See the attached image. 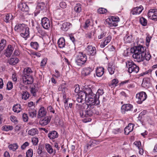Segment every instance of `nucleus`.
<instances>
[{"instance_id":"obj_44","label":"nucleus","mask_w":157,"mask_h":157,"mask_svg":"<svg viewBox=\"0 0 157 157\" xmlns=\"http://www.w3.org/2000/svg\"><path fill=\"white\" fill-rule=\"evenodd\" d=\"M107 10L103 8H100L98 10V12L99 14H104L107 13Z\"/></svg>"},{"instance_id":"obj_41","label":"nucleus","mask_w":157,"mask_h":157,"mask_svg":"<svg viewBox=\"0 0 157 157\" xmlns=\"http://www.w3.org/2000/svg\"><path fill=\"white\" fill-rule=\"evenodd\" d=\"M30 94L26 91H23L22 93V98L25 100H26L29 97Z\"/></svg>"},{"instance_id":"obj_15","label":"nucleus","mask_w":157,"mask_h":157,"mask_svg":"<svg viewBox=\"0 0 157 157\" xmlns=\"http://www.w3.org/2000/svg\"><path fill=\"white\" fill-rule=\"evenodd\" d=\"M115 69V65L113 63H109L108 64L107 70L109 74L111 75H113Z\"/></svg>"},{"instance_id":"obj_4","label":"nucleus","mask_w":157,"mask_h":157,"mask_svg":"<svg viewBox=\"0 0 157 157\" xmlns=\"http://www.w3.org/2000/svg\"><path fill=\"white\" fill-rule=\"evenodd\" d=\"M126 66L128 68V71L129 73H136L139 71V67L132 61L129 60L126 62Z\"/></svg>"},{"instance_id":"obj_11","label":"nucleus","mask_w":157,"mask_h":157,"mask_svg":"<svg viewBox=\"0 0 157 157\" xmlns=\"http://www.w3.org/2000/svg\"><path fill=\"white\" fill-rule=\"evenodd\" d=\"M51 118L49 116H46L41 118L39 121V124L42 126H45L50 121Z\"/></svg>"},{"instance_id":"obj_48","label":"nucleus","mask_w":157,"mask_h":157,"mask_svg":"<svg viewBox=\"0 0 157 157\" xmlns=\"http://www.w3.org/2000/svg\"><path fill=\"white\" fill-rule=\"evenodd\" d=\"M104 93V92L102 89H99L97 92L96 94L98 95V99L100 98V96H102V94Z\"/></svg>"},{"instance_id":"obj_28","label":"nucleus","mask_w":157,"mask_h":157,"mask_svg":"<svg viewBox=\"0 0 157 157\" xmlns=\"http://www.w3.org/2000/svg\"><path fill=\"white\" fill-rule=\"evenodd\" d=\"M132 36L127 32L124 38V40L126 43H129L132 40Z\"/></svg>"},{"instance_id":"obj_5","label":"nucleus","mask_w":157,"mask_h":157,"mask_svg":"<svg viewBox=\"0 0 157 157\" xmlns=\"http://www.w3.org/2000/svg\"><path fill=\"white\" fill-rule=\"evenodd\" d=\"M87 60V56L82 52H79L77 56L75 59L76 64L79 66L84 65Z\"/></svg>"},{"instance_id":"obj_54","label":"nucleus","mask_w":157,"mask_h":157,"mask_svg":"<svg viewBox=\"0 0 157 157\" xmlns=\"http://www.w3.org/2000/svg\"><path fill=\"white\" fill-rule=\"evenodd\" d=\"M13 86V83L11 82H9L7 84V89L8 90H11Z\"/></svg>"},{"instance_id":"obj_36","label":"nucleus","mask_w":157,"mask_h":157,"mask_svg":"<svg viewBox=\"0 0 157 157\" xmlns=\"http://www.w3.org/2000/svg\"><path fill=\"white\" fill-rule=\"evenodd\" d=\"M75 11L77 13H80L82 11V5L79 3H77L74 7Z\"/></svg>"},{"instance_id":"obj_56","label":"nucleus","mask_w":157,"mask_h":157,"mask_svg":"<svg viewBox=\"0 0 157 157\" xmlns=\"http://www.w3.org/2000/svg\"><path fill=\"white\" fill-rule=\"evenodd\" d=\"M90 21L89 19L87 20L85 23L84 28L85 29H86L90 25Z\"/></svg>"},{"instance_id":"obj_50","label":"nucleus","mask_w":157,"mask_h":157,"mask_svg":"<svg viewBox=\"0 0 157 157\" xmlns=\"http://www.w3.org/2000/svg\"><path fill=\"white\" fill-rule=\"evenodd\" d=\"M37 91V89L35 88L31 87V88L30 92L33 95L35 96L36 95V92Z\"/></svg>"},{"instance_id":"obj_14","label":"nucleus","mask_w":157,"mask_h":157,"mask_svg":"<svg viewBox=\"0 0 157 157\" xmlns=\"http://www.w3.org/2000/svg\"><path fill=\"white\" fill-rule=\"evenodd\" d=\"M13 50V47L11 45H9L6 50L4 53L5 56L7 57H10L12 53Z\"/></svg>"},{"instance_id":"obj_63","label":"nucleus","mask_w":157,"mask_h":157,"mask_svg":"<svg viewBox=\"0 0 157 157\" xmlns=\"http://www.w3.org/2000/svg\"><path fill=\"white\" fill-rule=\"evenodd\" d=\"M59 6L61 8H65L67 7V4L65 2H60Z\"/></svg>"},{"instance_id":"obj_6","label":"nucleus","mask_w":157,"mask_h":157,"mask_svg":"<svg viewBox=\"0 0 157 157\" xmlns=\"http://www.w3.org/2000/svg\"><path fill=\"white\" fill-rule=\"evenodd\" d=\"M147 98L146 93L144 91H141L137 93L136 95V102L139 104H141Z\"/></svg>"},{"instance_id":"obj_12","label":"nucleus","mask_w":157,"mask_h":157,"mask_svg":"<svg viewBox=\"0 0 157 157\" xmlns=\"http://www.w3.org/2000/svg\"><path fill=\"white\" fill-rule=\"evenodd\" d=\"M41 23L42 27L45 29H48L50 26V21L47 17H44L42 19Z\"/></svg>"},{"instance_id":"obj_17","label":"nucleus","mask_w":157,"mask_h":157,"mask_svg":"<svg viewBox=\"0 0 157 157\" xmlns=\"http://www.w3.org/2000/svg\"><path fill=\"white\" fill-rule=\"evenodd\" d=\"M93 70V68L91 67H85L83 68L82 71V74L83 75L86 76L89 75Z\"/></svg>"},{"instance_id":"obj_57","label":"nucleus","mask_w":157,"mask_h":157,"mask_svg":"<svg viewBox=\"0 0 157 157\" xmlns=\"http://www.w3.org/2000/svg\"><path fill=\"white\" fill-rule=\"evenodd\" d=\"M151 38V37L149 35H147L146 38V45L147 46H148L149 44L150 40Z\"/></svg>"},{"instance_id":"obj_42","label":"nucleus","mask_w":157,"mask_h":157,"mask_svg":"<svg viewBox=\"0 0 157 157\" xmlns=\"http://www.w3.org/2000/svg\"><path fill=\"white\" fill-rule=\"evenodd\" d=\"M30 46L34 49L37 50L39 47V44L36 42H31L30 43Z\"/></svg>"},{"instance_id":"obj_52","label":"nucleus","mask_w":157,"mask_h":157,"mask_svg":"<svg viewBox=\"0 0 157 157\" xmlns=\"http://www.w3.org/2000/svg\"><path fill=\"white\" fill-rule=\"evenodd\" d=\"M118 82V80L117 78L114 79L111 81V85L116 86Z\"/></svg>"},{"instance_id":"obj_60","label":"nucleus","mask_w":157,"mask_h":157,"mask_svg":"<svg viewBox=\"0 0 157 157\" xmlns=\"http://www.w3.org/2000/svg\"><path fill=\"white\" fill-rule=\"evenodd\" d=\"M29 145V143L28 142H26L24 143L21 146V148L22 149H24Z\"/></svg>"},{"instance_id":"obj_23","label":"nucleus","mask_w":157,"mask_h":157,"mask_svg":"<svg viewBox=\"0 0 157 157\" xmlns=\"http://www.w3.org/2000/svg\"><path fill=\"white\" fill-rule=\"evenodd\" d=\"M96 72L97 76L101 77L104 73V68L102 67H98L96 70Z\"/></svg>"},{"instance_id":"obj_46","label":"nucleus","mask_w":157,"mask_h":157,"mask_svg":"<svg viewBox=\"0 0 157 157\" xmlns=\"http://www.w3.org/2000/svg\"><path fill=\"white\" fill-rule=\"evenodd\" d=\"M3 130L6 131L11 130L13 129V127L11 125H5L3 126Z\"/></svg>"},{"instance_id":"obj_32","label":"nucleus","mask_w":157,"mask_h":157,"mask_svg":"<svg viewBox=\"0 0 157 157\" xmlns=\"http://www.w3.org/2000/svg\"><path fill=\"white\" fill-rule=\"evenodd\" d=\"M19 61V59L16 57L11 58L9 59L8 62L10 64L14 65L17 64Z\"/></svg>"},{"instance_id":"obj_31","label":"nucleus","mask_w":157,"mask_h":157,"mask_svg":"<svg viewBox=\"0 0 157 157\" xmlns=\"http://www.w3.org/2000/svg\"><path fill=\"white\" fill-rule=\"evenodd\" d=\"M29 29L27 28L26 30H23L22 32L20 33V36L25 38H26L29 36Z\"/></svg>"},{"instance_id":"obj_8","label":"nucleus","mask_w":157,"mask_h":157,"mask_svg":"<svg viewBox=\"0 0 157 157\" xmlns=\"http://www.w3.org/2000/svg\"><path fill=\"white\" fill-rule=\"evenodd\" d=\"M87 54L90 56H94L96 54V50L95 47L89 45L86 48Z\"/></svg>"},{"instance_id":"obj_39","label":"nucleus","mask_w":157,"mask_h":157,"mask_svg":"<svg viewBox=\"0 0 157 157\" xmlns=\"http://www.w3.org/2000/svg\"><path fill=\"white\" fill-rule=\"evenodd\" d=\"M28 134L31 136H34L38 134V131L36 128H32L28 131Z\"/></svg>"},{"instance_id":"obj_30","label":"nucleus","mask_w":157,"mask_h":157,"mask_svg":"<svg viewBox=\"0 0 157 157\" xmlns=\"http://www.w3.org/2000/svg\"><path fill=\"white\" fill-rule=\"evenodd\" d=\"M21 105L19 104H17L13 106V110L14 112L19 113L21 111Z\"/></svg>"},{"instance_id":"obj_43","label":"nucleus","mask_w":157,"mask_h":157,"mask_svg":"<svg viewBox=\"0 0 157 157\" xmlns=\"http://www.w3.org/2000/svg\"><path fill=\"white\" fill-rule=\"evenodd\" d=\"M140 22L143 26H145L147 25V21L146 19L143 17H141L140 18Z\"/></svg>"},{"instance_id":"obj_24","label":"nucleus","mask_w":157,"mask_h":157,"mask_svg":"<svg viewBox=\"0 0 157 157\" xmlns=\"http://www.w3.org/2000/svg\"><path fill=\"white\" fill-rule=\"evenodd\" d=\"M58 136V133L55 131L50 132L48 134V136L50 139H54L57 138Z\"/></svg>"},{"instance_id":"obj_2","label":"nucleus","mask_w":157,"mask_h":157,"mask_svg":"<svg viewBox=\"0 0 157 157\" xmlns=\"http://www.w3.org/2000/svg\"><path fill=\"white\" fill-rule=\"evenodd\" d=\"M92 92L91 89L90 87H84L82 91H80L78 94V96L77 97L76 101L79 103H81L85 101L87 99V97L89 95L91 94Z\"/></svg>"},{"instance_id":"obj_40","label":"nucleus","mask_w":157,"mask_h":157,"mask_svg":"<svg viewBox=\"0 0 157 157\" xmlns=\"http://www.w3.org/2000/svg\"><path fill=\"white\" fill-rule=\"evenodd\" d=\"M13 19V16L10 13L7 14L5 18V21L7 23L8 22L12 20Z\"/></svg>"},{"instance_id":"obj_25","label":"nucleus","mask_w":157,"mask_h":157,"mask_svg":"<svg viewBox=\"0 0 157 157\" xmlns=\"http://www.w3.org/2000/svg\"><path fill=\"white\" fill-rule=\"evenodd\" d=\"M27 111L30 117L33 118L36 116V111L34 108H29Z\"/></svg>"},{"instance_id":"obj_3","label":"nucleus","mask_w":157,"mask_h":157,"mask_svg":"<svg viewBox=\"0 0 157 157\" xmlns=\"http://www.w3.org/2000/svg\"><path fill=\"white\" fill-rule=\"evenodd\" d=\"M86 102L87 105L91 108L94 109L95 105H98L100 104V101L97 97V94L94 93H92L91 94L89 95V96L87 97V99L85 100Z\"/></svg>"},{"instance_id":"obj_62","label":"nucleus","mask_w":157,"mask_h":157,"mask_svg":"<svg viewBox=\"0 0 157 157\" xmlns=\"http://www.w3.org/2000/svg\"><path fill=\"white\" fill-rule=\"evenodd\" d=\"M23 120L25 122H27L28 121V117L27 115L25 113L23 114L22 116Z\"/></svg>"},{"instance_id":"obj_64","label":"nucleus","mask_w":157,"mask_h":157,"mask_svg":"<svg viewBox=\"0 0 157 157\" xmlns=\"http://www.w3.org/2000/svg\"><path fill=\"white\" fill-rule=\"evenodd\" d=\"M42 148L43 147L42 145H39L37 149V152L38 154L40 155L42 153Z\"/></svg>"},{"instance_id":"obj_33","label":"nucleus","mask_w":157,"mask_h":157,"mask_svg":"<svg viewBox=\"0 0 157 157\" xmlns=\"http://www.w3.org/2000/svg\"><path fill=\"white\" fill-rule=\"evenodd\" d=\"M106 21L110 27H115L118 25L117 23L112 20L109 18L106 19Z\"/></svg>"},{"instance_id":"obj_29","label":"nucleus","mask_w":157,"mask_h":157,"mask_svg":"<svg viewBox=\"0 0 157 157\" xmlns=\"http://www.w3.org/2000/svg\"><path fill=\"white\" fill-rule=\"evenodd\" d=\"M45 148L47 152L50 154H52L53 152H54V153H56V150H53L52 146L49 144H45Z\"/></svg>"},{"instance_id":"obj_55","label":"nucleus","mask_w":157,"mask_h":157,"mask_svg":"<svg viewBox=\"0 0 157 157\" xmlns=\"http://www.w3.org/2000/svg\"><path fill=\"white\" fill-rule=\"evenodd\" d=\"M134 126V125L132 123H129L128 124V126L126 127L127 128L129 129V132H132L133 130Z\"/></svg>"},{"instance_id":"obj_16","label":"nucleus","mask_w":157,"mask_h":157,"mask_svg":"<svg viewBox=\"0 0 157 157\" xmlns=\"http://www.w3.org/2000/svg\"><path fill=\"white\" fill-rule=\"evenodd\" d=\"M58 90L59 91H62L63 97L66 96V94L67 89L65 82L62 83L59 87Z\"/></svg>"},{"instance_id":"obj_9","label":"nucleus","mask_w":157,"mask_h":157,"mask_svg":"<svg viewBox=\"0 0 157 157\" xmlns=\"http://www.w3.org/2000/svg\"><path fill=\"white\" fill-rule=\"evenodd\" d=\"M149 18L152 20H157V9H151L149 10L148 13Z\"/></svg>"},{"instance_id":"obj_21","label":"nucleus","mask_w":157,"mask_h":157,"mask_svg":"<svg viewBox=\"0 0 157 157\" xmlns=\"http://www.w3.org/2000/svg\"><path fill=\"white\" fill-rule=\"evenodd\" d=\"M112 37L110 35L107 36L104 40L103 42L101 43L100 44V47L101 48H104L106 45L111 40Z\"/></svg>"},{"instance_id":"obj_53","label":"nucleus","mask_w":157,"mask_h":157,"mask_svg":"<svg viewBox=\"0 0 157 157\" xmlns=\"http://www.w3.org/2000/svg\"><path fill=\"white\" fill-rule=\"evenodd\" d=\"M106 33L105 31L102 32L98 36L99 39H101L104 37L106 35Z\"/></svg>"},{"instance_id":"obj_20","label":"nucleus","mask_w":157,"mask_h":157,"mask_svg":"<svg viewBox=\"0 0 157 157\" xmlns=\"http://www.w3.org/2000/svg\"><path fill=\"white\" fill-rule=\"evenodd\" d=\"M71 26L72 24L70 23L65 22L62 24L61 28L62 30L67 31Z\"/></svg>"},{"instance_id":"obj_61","label":"nucleus","mask_w":157,"mask_h":157,"mask_svg":"<svg viewBox=\"0 0 157 157\" xmlns=\"http://www.w3.org/2000/svg\"><path fill=\"white\" fill-rule=\"evenodd\" d=\"M47 61V59H44L42 60L40 63V66L41 67L44 66L46 63Z\"/></svg>"},{"instance_id":"obj_26","label":"nucleus","mask_w":157,"mask_h":157,"mask_svg":"<svg viewBox=\"0 0 157 157\" xmlns=\"http://www.w3.org/2000/svg\"><path fill=\"white\" fill-rule=\"evenodd\" d=\"M87 108L85 110V113H86V115H87V117H88L90 116L93 114L94 113L93 112L94 109H92L89 105H87Z\"/></svg>"},{"instance_id":"obj_37","label":"nucleus","mask_w":157,"mask_h":157,"mask_svg":"<svg viewBox=\"0 0 157 157\" xmlns=\"http://www.w3.org/2000/svg\"><path fill=\"white\" fill-rule=\"evenodd\" d=\"M18 146L17 143L12 144L8 146V147L10 150L13 151H15L18 148Z\"/></svg>"},{"instance_id":"obj_1","label":"nucleus","mask_w":157,"mask_h":157,"mask_svg":"<svg viewBox=\"0 0 157 157\" xmlns=\"http://www.w3.org/2000/svg\"><path fill=\"white\" fill-rule=\"evenodd\" d=\"M146 51L145 47L142 45L134 47L131 49V52L133 53L132 56L133 58L136 59L137 62L143 61L144 59L143 55Z\"/></svg>"},{"instance_id":"obj_59","label":"nucleus","mask_w":157,"mask_h":157,"mask_svg":"<svg viewBox=\"0 0 157 157\" xmlns=\"http://www.w3.org/2000/svg\"><path fill=\"white\" fill-rule=\"evenodd\" d=\"M121 132V130L120 128L114 129L112 130V132L114 134H118Z\"/></svg>"},{"instance_id":"obj_51","label":"nucleus","mask_w":157,"mask_h":157,"mask_svg":"<svg viewBox=\"0 0 157 157\" xmlns=\"http://www.w3.org/2000/svg\"><path fill=\"white\" fill-rule=\"evenodd\" d=\"M109 18L117 23L120 21L119 18L117 16H111Z\"/></svg>"},{"instance_id":"obj_45","label":"nucleus","mask_w":157,"mask_h":157,"mask_svg":"<svg viewBox=\"0 0 157 157\" xmlns=\"http://www.w3.org/2000/svg\"><path fill=\"white\" fill-rule=\"evenodd\" d=\"M33 155V149L30 148L26 152V157H32Z\"/></svg>"},{"instance_id":"obj_27","label":"nucleus","mask_w":157,"mask_h":157,"mask_svg":"<svg viewBox=\"0 0 157 157\" xmlns=\"http://www.w3.org/2000/svg\"><path fill=\"white\" fill-rule=\"evenodd\" d=\"M58 44L59 47L60 48H63L65 47V40L63 37H61L58 41Z\"/></svg>"},{"instance_id":"obj_7","label":"nucleus","mask_w":157,"mask_h":157,"mask_svg":"<svg viewBox=\"0 0 157 157\" xmlns=\"http://www.w3.org/2000/svg\"><path fill=\"white\" fill-rule=\"evenodd\" d=\"M22 79L23 83L25 85L31 84L33 82L32 76L29 75H27L25 73L22 76Z\"/></svg>"},{"instance_id":"obj_49","label":"nucleus","mask_w":157,"mask_h":157,"mask_svg":"<svg viewBox=\"0 0 157 157\" xmlns=\"http://www.w3.org/2000/svg\"><path fill=\"white\" fill-rule=\"evenodd\" d=\"M32 142L33 144L34 145H36L37 144L38 142V138L37 137H34L32 138Z\"/></svg>"},{"instance_id":"obj_58","label":"nucleus","mask_w":157,"mask_h":157,"mask_svg":"<svg viewBox=\"0 0 157 157\" xmlns=\"http://www.w3.org/2000/svg\"><path fill=\"white\" fill-rule=\"evenodd\" d=\"M32 72V71L31 70V69L29 67H27L25 71V69L24 70V75L25 74V73L27 75H29L30 73Z\"/></svg>"},{"instance_id":"obj_38","label":"nucleus","mask_w":157,"mask_h":157,"mask_svg":"<svg viewBox=\"0 0 157 157\" xmlns=\"http://www.w3.org/2000/svg\"><path fill=\"white\" fill-rule=\"evenodd\" d=\"M6 43V40L4 39H2L0 42V50L2 51L4 48Z\"/></svg>"},{"instance_id":"obj_19","label":"nucleus","mask_w":157,"mask_h":157,"mask_svg":"<svg viewBox=\"0 0 157 157\" xmlns=\"http://www.w3.org/2000/svg\"><path fill=\"white\" fill-rule=\"evenodd\" d=\"M47 112L45 109L44 107H41L39 110L38 114V118L43 117L46 115Z\"/></svg>"},{"instance_id":"obj_34","label":"nucleus","mask_w":157,"mask_h":157,"mask_svg":"<svg viewBox=\"0 0 157 157\" xmlns=\"http://www.w3.org/2000/svg\"><path fill=\"white\" fill-rule=\"evenodd\" d=\"M141 85L144 88L149 87L150 86V83L149 80L147 78L144 79Z\"/></svg>"},{"instance_id":"obj_47","label":"nucleus","mask_w":157,"mask_h":157,"mask_svg":"<svg viewBox=\"0 0 157 157\" xmlns=\"http://www.w3.org/2000/svg\"><path fill=\"white\" fill-rule=\"evenodd\" d=\"M45 6V3L43 2H41L38 4L37 8L40 9L41 10H42L44 9Z\"/></svg>"},{"instance_id":"obj_18","label":"nucleus","mask_w":157,"mask_h":157,"mask_svg":"<svg viewBox=\"0 0 157 157\" xmlns=\"http://www.w3.org/2000/svg\"><path fill=\"white\" fill-rule=\"evenodd\" d=\"M121 109L125 111H132L133 109V106L130 104H124L122 106Z\"/></svg>"},{"instance_id":"obj_22","label":"nucleus","mask_w":157,"mask_h":157,"mask_svg":"<svg viewBox=\"0 0 157 157\" xmlns=\"http://www.w3.org/2000/svg\"><path fill=\"white\" fill-rule=\"evenodd\" d=\"M18 8L23 12H27L29 10V7L25 3H20L19 5Z\"/></svg>"},{"instance_id":"obj_35","label":"nucleus","mask_w":157,"mask_h":157,"mask_svg":"<svg viewBox=\"0 0 157 157\" xmlns=\"http://www.w3.org/2000/svg\"><path fill=\"white\" fill-rule=\"evenodd\" d=\"M143 58L144 59H143V61L145 59L147 61H149L151 59V56L150 53L148 52H147L146 50L144 53V54L143 55Z\"/></svg>"},{"instance_id":"obj_13","label":"nucleus","mask_w":157,"mask_h":157,"mask_svg":"<svg viewBox=\"0 0 157 157\" xmlns=\"http://www.w3.org/2000/svg\"><path fill=\"white\" fill-rule=\"evenodd\" d=\"M143 10V7L142 6H140L132 9L131 12L133 15H138Z\"/></svg>"},{"instance_id":"obj_10","label":"nucleus","mask_w":157,"mask_h":157,"mask_svg":"<svg viewBox=\"0 0 157 157\" xmlns=\"http://www.w3.org/2000/svg\"><path fill=\"white\" fill-rule=\"evenodd\" d=\"M28 27H26L24 24H18L14 27V30L17 32L20 33L25 30H26Z\"/></svg>"}]
</instances>
